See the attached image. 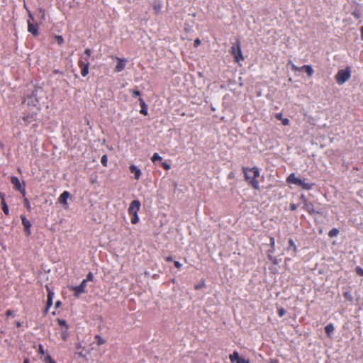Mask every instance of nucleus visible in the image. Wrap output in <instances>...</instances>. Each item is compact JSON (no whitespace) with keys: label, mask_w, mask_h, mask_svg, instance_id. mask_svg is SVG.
Here are the masks:
<instances>
[{"label":"nucleus","mask_w":363,"mask_h":363,"mask_svg":"<svg viewBox=\"0 0 363 363\" xmlns=\"http://www.w3.org/2000/svg\"><path fill=\"white\" fill-rule=\"evenodd\" d=\"M300 70L306 72L309 77H312L314 73L311 65H303L300 67Z\"/></svg>","instance_id":"f3484780"},{"label":"nucleus","mask_w":363,"mask_h":363,"mask_svg":"<svg viewBox=\"0 0 363 363\" xmlns=\"http://www.w3.org/2000/svg\"><path fill=\"white\" fill-rule=\"evenodd\" d=\"M174 264L179 269H180L182 266V264L179 262H178V261H174Z\"/></svg>","instance_id":"de8ad7c7"},{"label":"nucleus","mask_w":363,"mask_h":363,"mask_svg":"<svg viewBox=\"0 0 363 363\" xmlns=\"http://www.w3.org/2000/svg\"><path fill=\"white\" fill-rule=\"evenodd\" d=\"M46 289L48 291V298L47 299L52 300L53 296H54V292L48 286H46Z\"/></svg>","instance_id":"2f4dec72"},{"label":"nucleus","mask_w":363,"mask_h":363,"mask_svg":"<svg viewBox=\"0 0 363 363\" xmlns=\"http://www.w3.org/2000/svg\"><path fill=\"white\" fill-rule=\"evenodd\" d=\"M269 363H279L278 359H270Z\"/></svg>","instance_id":"bf43d9fd"},{"label":"nucleus","mask_w":363,"mask_h":363,"mask_svg":"<svg viewBox=\"0 0 363 363\" xmlns=\"http://www.w3.org/2000/svg\"><path fill=\"white\" fill-rule=\"evenodd\" d=\"M1 207H2V210H3L4 213L6 216H8L9 214V210L8 205L6 204V203L5 201V199H3V201H1Z\"/></svg>","instance_id":"393cba45"},{"label":"nucleus","mask_w":363,"mask_h":363,"mask_svg":"<svg viewBox=\"0 0 363 363\" xmlns=\"http://www.w3.org/2000/svg\"><path fill=\"white\" fill-rule=\"evenodd\" d=\"M230 359L232 362H237L238 359H239V353L237 351H235L233 354H230Z\"/></svg>","instance_id":"b1692460"},{"label":"nucleus","mask_w":363,"mask_h":363,"mask_svg":"<svg viewBox=\"0 0 363 363\" xmlns=\"http://www.w3.org/2000/svg\"><path fill=\"white\" fill-rule=\"evenodd\" d=\"M76 348H77V350H79V349H81V348H83V347H82V345H81L80 343H78V344L76 345Z\"/></svg>","instance_id":"69168bd1"},{"label":"nucleus","mask_w":363,"mask_h":363,"mask_svg":"<svg viewBox=\"0 0 363 363\" xmlns=\"http://www.w3.org/2000/svg\"><path fill=\"white\" fill-rule=\"evenodd\" d=\"M107 162H108L107 156L106 155H103L101 157V163L102 164V165L104 167H106L107 166Z\"/></svg>","instance_id":"4c0bfd02"},{"label":"nucleus","mask_w":363,"mask_h":363,"mask_svg":"<svg viewBox=\"0 0 363 363\" xmlns=\"http://www.w3.org/2000/svg\"><path fill=\"white\" fill-rule=\"evenodd\" d=\"M86 280H83L79 286H70L69 290L74 291V296L75 297L78 298L81 294L86 292Z\"/></svg>","instance_id":"9d476101"},{"label":"nucleus","mask_w":363,"mask_h":363,"mask_svg":"<svg viewBox=\"0 0 363 363\" xmlns=\"http://www.w3.org/2000/svg\"><path fill=\"white\" fill-rule=\"evenodd\" d=\"M361 38L363 40V26L360 28Z\"/></svg>","instance_id":"e2e57ef3"},{"label":"nucleus","mask_w":363,"mask_h":363,"mask_svg":"<svg viewBox=\"0 0 363 363\" xmlns=\"http://www.w3.org/2000/svg\"><path fill=\"white\" fill-rule=\"evenodd\" d=\"M300 199L302 200L303 201V204L305 203V201H308L306 197L305 196V195L302 194L301 196H300Z\"/></svg>","instance_id":"4d7b16f0"},{"label":"nucleus","mask_w":363,"mask_h":363,"mask_svg":"<svg viewBox=\"0 0 363 363\" xmlns=\"http://www.w3.org/2000/svg\"><path fill=\"white\" fill-rule=\"evenodd\" d=\"M15 325L17 328H20L22 325V323L20 321H16Z\"/></svg>","instance_id":"680f3d73"},{"label":"nucleus","mask_w":363,"mask_h":363,"mask_svg":"<svg viewBox=\"0 0 363 363\" xmlns=\"http://www.w3.org/2000/svg\"><path fill=\"white\" fill-rule=\"evenodd\" d=\"M61 305H62L61 301H56V303H55V308H59Z\"/></svg>","instance_id":"13d9d810"},{"label":"nucleus","mask_w":363,"mask_h":363,"mask_svg":"<svg viewBox=\"0 0 363 363\" xmlns=\"http://www.w3.org/2000/svg\"><path fill=\"white\" fill-rule=\"evenodd\" d=\"M24 206L26 208V209L28 211H31V206H30V203L28 201V199L27 198H24Z\"/></svg>","instance_id":"72a5a7b5"},{"label":"nucleus","mask_w":363,"mask_h":363,"mask_svg":"<svg viewBox=\"0 0 363 363\" xmlns=\"http://www.w3.org/2000/svg\"><path fill=\"white\" fill-rule=\"evenodd\" d=\"M281 122L284 125H288L289 124V120L288 118H283Z\"/></svg>","instance_id":"09e8293b"},{"label":"nucleus","mask_w":363,"mask_h":363,"mask_svg":"<svg viewBox=\"0 0 363 363\" xmlns=\"http://www.w3.org/2000/svg\"><path fill=\"white\" fill-rule=\"evenodd\" d=\"M56 321L60 326L62 327V328H69V325L67 324V322L65 320L57 318Z\"/></svg>","instance_id":"5701e85b"},{"label":"nucleus","mask_w":363,"mask_h":363,"mask_svg":"<svg viewBox=\"0 0 363 363\" xmlns=\"http://www.w3.org/2000/svg\"><path fill=\"white\" fill-rule=\"evenodd\" d=\"M271 253H269L268 255V257L270 260H272L274 264H277V259L276 258H274L271 255Z\"/></svg>","instance_id":"8fccbe9b"},{"label":"nucleus","mask_w":363,"mask_h":363,"mask_svg":"<svg viewBox=\"0 0 363 363\" xmlns=\"http://www.w3.org/2000/svg\"><path fill=\"white\" fill-rule=\"evenodd\" d=\"M130 172L134 174V177L135 179L138 180L140 178L142 174L140 169L135 166V164H131L129 167Z\"/></svg>","instance_id":"2eb2a0df"},{"label":"nucleus","mask_w":363,"mask_h":363,"mask_svg":"<svg viewBox=\"0 0 363 363\" xmlns=\"http://www.w3.org/2000/svg\"><path fill=\"white\" fill-rule=\"evenodd\" d=\"M139 101H140V104L141 106L140 113L144 116H147L148 113H147V106L145 102L144 101L143 98H140Z\"/></svg>","instance_id":"dca6fc26"},{"label":"nucleus","mask_w":363,"mask_h":363,"mask_svg":"<svg viewBox=\"0 0 363 363\" xmlns=\"http://www.w3.org/2000/svg\"><path fill=\"white\" fill-rule=\"evenodd\" d=\"M38 91L34 90L30 95H28L24 100L23 103H25L28 107H31L30 109H35V111H39L40 107L39 100L38 98Z\"/></svg>","instance_id":"39448f33"},{"label":"nucleus","mask_w":363,"mask_h":363,"mask_svg":"<svg viewBox=\"0 0 363 363\" xmlns=\"http://www.w3.org/2000/svg\"><path fill=\"white\" fill-rule=\"evenodd\" d=\"M52 300L47 299L46 306H45V311H44L45 314L48 313V312L50 308L52 306Z\"/></svg>","instance_id":"c756f323"},{"label":"nucleus","mask_w":363,"mask_h":363,"mask_svg":"<svg viewBox=\"0 0 363 363\" xmlns=\"http://www.w3.org/2000/svg\"><path fill=\"white\" fill-rule=\"evenodd\" d=\"M44 363H56V362L52 358V357L49 354H48L45 359H44Z\"/></svg>","instance_id":"f704fd0d"},{"label":"nucleus","mask_w":363,"mask_h":363,"mask_svg":"<svg viewBox=\"0 0 363 363\" xmlns=\"http://www.w3.org/2000/svg\"><path fill=\"white\" fill-rule=\"evenodd\" d=\"M242 172L245 181L255 190L259 189V182L258 178L260 176L259 169L254 167H242Z\"/></svg>","instance_id":"f257e3e1"},{"label":"nucleus","mask_w":363,"mask_h":363,"mask_svg":"<svg viewBox=\"0 0 363 363\" xmlns=\"http://www.w3.org/2000/svg\"><path fill=\"white\" fill-rule=\"evenodd\" d=\"M116 59L117 60L118 63L115 67V72H120L125 69V65L127 62V60L125 58H120L118 57H116Z\"/></svg>","instance_id":"4468645a"},{"label":"nucleus","mask_w":363,"mask_h":363,"mask_svg":"<svg viewBox=\"0 0 363 363\" xmlns=\"http://www.w3.org/2000/svg\"><path fill=\"white\" fill-rule=\"evenodd\" d=\"M201 44V40L200 39L197 38L194 41V45L195 47H197L198 45H199Z\"/></svg>","instance_id":"6e6d98bb"},{"label":"nucleus","mask_w":363,"mask_h":363,"mask_svg":"<svg viewBox=\"0 0 363 363\" xmlns=\"http://www.w3.org/2000/svg\"><path fill=\"white\" fill-rule=\"evenodd\" d=\"M38 112L39 111L35 110L28 109L27 113H25L24 116L22 117L24 125H28L30 123L35 121Z\"/></svg>","instance_id":"1a4fd4ad"},{"label":"nucleus","mask_w":363,"mask_h":363,"mask_svg":"<svg viewBox=\"0 0 363 363\" xmlns=\"http://www.w3.org/2000/svg\"><path fill=\"white\" fill-rule=\"evenodd\" d=\"M68 330H69V328H62V330L60 333V338L64 342L67 341L69 336Z\"/></svg>","instance_id":"aec40b11"},{"label":"nucleus","mask_w":363,"mask_h":363,"mask_svg":"<svg viewBox=\"0 0 363 363\" xmlns=\"http://www.w3.org/2000/svg\"><path fill=\"white\" fill-rule=\"evenodd\" d=\"M55 40L58 45L64 43V38L61 35H55Z\"/></svg>","instance_id":"473e14b6"},{"label":"nucleus","mask_w":363,"mask_h":363,"mask_svg":"<svg viewBox=\"0 0 363 363\" xmlns=\"http://www.w3.org/2000/svg\"><path fill=\"white\" fill-rule=\"evenodd\" d=\"M286 182L301 186L304 190H310L313 186V184L306 182V179L296 177L294 173L289 174L286 179Z\"/></svg>","instance_id":"20e7f679"},{"label":"nucleus","mask_w":363,"mask_h":363,"mask_svg":"<svg viewBox=\"0 0 363 363\" xmlns=\"http://www.w3.org/2000/svg\"><path fill=\"white\" fill-rule=\"evenodd\" d=\"M302 208L303 210L307 211L310 215H321L323 213L321 210H315L313 203L309 201H305V203H303Z\"/></svg>","instance_id":"9b49d317"},{"label":"nucleus","mask_w":363,"mask_h":363,"mask_svg":"<svg viewBox=\"0 0 363 363\" xmlns=\"http://www.w3.org/2000/svg\"><path fill=\"white\" fill-rule=\"evenodd\" d=\"M352 15L357 19L361 17V13L360 11L358 9L354 10L352 11Z\"/></svg>","instance_id":"e433bc0d"},{"label":"nucleus","mask_w":363,"mask_h":363,"mask_svg":"<svg viewBox=\"0 0 363 363\" xmlns=\"http://www.w3.org/2000/svg\"><path fill=\"white\" fill-rule=\"evenodd\" d=\"M277 313L279 317H282L286 314V311L284 308L281 307V308H278Z\"/></svg>","instance_id":"ea45409f"},{"label":"nucleus","mask_w":363,"mask_h":363,"mask_svg":"<svg viewBox=\"0 0 363 363\" xmlns=\"http://www.w3.org/2000/svg\"><path fill=\"white\" fill-rule=\"evenodd\" d=\"M38 352L43 355L45 354V350H44L43 346L42 345H39Z\"/></svg>","instance_id":"a18cd8bd"},{"label":"nucleus","mask_w":363,"mask_h":363,"mask_svg":"<svg viewBox=\"0 0 363 363\" xmlns=\"http://www.w3.org/2000/svg\"><path fill=\"white\" fill-rule=\"evenodd\" d=\"M5 315L7 316V317H9V316H13L14 314H13V311L9 309L6 311L5 313Z\"/></svg>","instance_id":"49530a36"},{"label":"nucleus","mask_w":363,"mask_h":363,"mask_svg":"<svg viewBox=\"0 0 363 363\" xmlns=\"http://www.w3.org/2000/svg\"><path fill=\"white\" fill-rule=\"evenodd\" d=\"M162 167L165 170H169V169H170V168H171L170 164H169L168 162H162Z\"/></svg>","instance_id":"79ce46f5"},{"label":"nucleus","mask_w":363,"mask_h":363,"mask_svg":"<svg viewBox=\"0 0 363 363\" xmlns=\"http://www.w3.org/2000/svg\"><path fill=\"white\" fill-rule=\"evenodd\" d=\"M236 363H250V360L240 357Z\"/></svg>","instance_id":"a19ab883"},{"label":"nucleus","mask_w":363,"mask_h":363,"mask_svg":"<svg viewBox=\"0 0 363 363\" xmlns=\"http://www.w3.org/2000/svg\"><path fill=\"white\" fill-rule=\"evenodd\" d=\"M351 77V69L347 67L345 69H340L335 75V80L339 85L343 84Z\"/></svg>","instance_id":"423d86ee"},{"label":"nucleus","mask_w":363,"mask_h":363,"mask_svg":"<svg viewBox=\"0 0 363 363\" xmlns=\"http://www.w3.org/2000/svg\"><path fill=\"white\" fill-rule=\"evenodd\" d=\"M4 196H5V195H4V193L0 192V198H1V201H3V199H4Z\"/></svg>","instance_id":"0e129e2a"},{"label":"nucleus","mask_w":363,"mask_h":363,"mask_svg":"<svg viewBox=\"0 0 363 363\" xmlns=\"http://www.w3.org/2000/svg\"><path fill=\"white\" fill-rule=\"evenodd\" d=\"M11 182L13 185L14 188L17 191H19L21 193L23 196H26L25 187H24V186H22V184H21L20 181L17 177H15V176L11 177Z\"/></svg>","instance_id":"f8f14e48"},{"label":"nucleus","mask_w":363,"mask_h":363,"mask_svg":"<svg viewBox=\"0 0 363 363\" xmlns=\"http://www.w3.org/2000/svg\"><path fill=\"white\" fill-rule=\"evenodd\" d=\"M38 11H39V13L41 15L42 21H45V9L43 8H42V7H40V8H38Z\"/></svg>","instance_id":"c9c22d12"},{"label":"nucleus","mask_w":363,"mask_h":363,"mask_svg":"<svg viewBox=\"0 0 363 363\" xmlns=\"http://www.w3.org/2000/svg\"><path fill=\"white\" fill-rule=\"evenodd\" d=\"M291 250L293 251V255H296L297 253V251H298L297 247L291 238H290L289 240V247H287V250Z\"/></svg>","instance_id":"6ab92c4d"},{"label":"nucleus","mask_w":363,"mask_h":363,"mask_svg":"<svg viewBox=\"0 0 363 363\" xmlns=\"http://www.w3.org/2000/svg\"><path fill=\"white\" fill-rule=\"evenodd\" d=\"M153 9H154V10L155 11V13H160V11H161V9H162V5H161V4H160V3H159V2H158V3H157V2L154 3V4H153Z\"/></svg>","instance_id":"c85d7f7f"},{"label":"nucleus","mask_w":363,"mask_h":363,"mask_svg":"<svg viewBox=\"0 0 363 363\" xmlns=\"http://www.w3.org/2000/svg\"><path fill=\"white\" fill-rule=\"evenodd\" d=\"M270 247L271 249L269 250V254L273 253L275 251V240L273 237H270Z\"/></svg>","instance_id":"bb28decb"},{"label":"nucleus","mask_w":363,"mask_h":363,"mask_svg":"<svg viewBox=\"0 0 363 363\" xmlns=\"http://www.w3.org/2000/svg\"><path fill=\"white\" fill-rule=\"evenodd\" d=\"M91 50L89 48L85 49L83 54L80 55L78 60V66L81 69V74L82 77H86L89 74V68L90 65V57Z\"/></svg>","instance_id":"f03ea898"},{"label":"nucleus","mask_w":363,"mask_h":363,"mask_svg":"<svg viewBox=\"0 0 363 363\" xmlns=\"http://www.w3.org/2000/svg\"><path fill=\"white\" fill-rule=\"evenodd\" d=\"M133 97H137L140 96V92L138 90L131 89L130 90Z\"/></svg>","instance_id":"58836bf2"},{"label":"nucleus","mask_w":363,"mask_h":363,"mask_svg":"<svg viewBox=\"0 0 363 363\" xmlns=\"http://www.w3.org/2000/svg\"><path fill=\"white\" fill-rule=\"evenodd\" d=\"M79 357L84 358V359H86V356L85 354H84L82 352H79L77 353Z\"/></svg>","instance_id":"5fc2aeb1"},{"label":"nucleus","mask_w":363,"mask_h":363,"mask_svg":"<svg viewBox=\"0 0 363 363\" xmlns=\"http://www.w3.org/2000/svg\"><path fill=\"white\" fill-rule=\"evenodd\" d=\"M165 260L167 262H172L173 260V259H172V256H168V257H165Z\"/></svg>","instance_id":"052dcab7"},{"label":"nucleus","mask_w":363,"mask_h":363,"mask_svg":"<svg viewBox=\"0 0 363 363\" xmlns=\"http://www.w3.org/2000/svg\"><path fill=\"white\" fill-rule=\"evenodd\" d=\"M23 363H30V360L28 358H26L23 361Z\"/></svg>","instance_id":"774afa93"},{"label":"nucleus","mask_w":363,"mask_h":363,"mask_svg":"<svg viewBox=\"0 0 363 363\" xmlns=\"http://www.w3.org/2000/svg\"><path fill=\"white\" fill-rule=\"evenodd\" d=\"M21 219L22 221V225L24 227V231L26 233V235L27 236H29L31 234L30 228H31V223L26 218L25 216L21 215Z\"/></svg>","instance_id":"ddd939ff"},{"label":"nucleus","mask_w":363,"mask_h":363,"mask_svg":"<svg viewBox=\"0 0 363 363\" xmlns=\"http://www.w3.org/2000/svg\"><path fill=\"white\" fill-rule=\"evenodd\" d=\"M94 339L96 340V345H97L98 346H101V345H104V344L106 342V340H104V339L101 335H96L94 336Z\"/></svg>","instance_id":"4be33fe9"},{"label":"nucleus","mask_w":363,"mask_h":363,"mask_svg":"<svg viewBox=\"0 0 363 363\" xmlns=\"http://www.w3.org/2000/svg\"><path fill=\"white\" fill-rule=\"evenodd\" d=\"M34 16L30 11H28V31L33 36L37 37L39 35V26L38 23H34Z\"/></svg>","instance_id":"0eeeda50"},{"label":"nucleus","mask_w":363,"mask_h":363,"mask_svg":"<svg viewBox=\"0 0 363 363\" xmlns=\"http://www.w3.org/2000/svg\"><path fill=\"white\" fill-rule=\"evenodd\" d=\"M356 272L358 275L363 277V269L360 267H356Z\"/></svg>","instance_id":"37998d69"},{"label":"nucleus","mask_w":363,"mask_h":363,"mask_svg":"<svg viewBox=\"0 0 363 363\" xmlns=\"http://www.w3.org/2000/svg\"><path fill=\"white\" fill-rule=\"evenodd\" d=\"M325 331L327 335L330 337L331 333L334 331V326H333V325L332 323L328 324L325 327Z\"/></svg>","instance_id":"412c9836"},{"label":"nucleus","mask_w":363,"mask_h":363,"mask_svg":"<svg viewBox=\"0 0 363 363\" xmlns=\"http://www.w3.org/2000/svg\"><path fill=\"white\" fill-rule=\"evenodd\" d=\"M289 208L291 211H294L297 208V206L295 203H291Z\"/></svg>","instance_id":"3c124183"},{"label":"nucleus","mask_w":363,"mask_h":363,"mask_svg":"<svg viewBox=\"0 0 363 363\" xmlns=\"http://www.w3.org/2000/svg\"><path fill=\"white\" fill-rule=\"evenodd\" d=\"M230 53L233 56L235 62H239L241 60H244L239 40L231 47Z\"/></svg>","instance_id":"6e6552de"},{"label":"nucleus","mask_w":363,"mask_h":363,"mask_svg":"<svg viewBox=\"0 0 363 363\" xmlns=\"http://www.w3.org/2000/svg\"><path fill=\"white\" fill-rule=\"evenodd\" d=\"M23 7L25 8V9L27 11V12L28 13V11H30L26 5V4L24 2L23 4Z\"/></svg>","instance_id":"338daca9"},{"label":"nucleus","mask_w":363,"mask_h":363,"mask_svg":"<svg viewBox=\"0 0 363 363\" xmlns=\"http://www.w3.org/2000/svg\"><path fill=\"white\" fill-rule=\"evenodd\" d=\"M343 297L345 300L352 302L353 301V296L350 291H345L343 293Z\"/></svg>","instance_id":"a878e982"},{"label":"nucleus","mask_w":363,"mask_h":363,"mask_svg":"<svg viewBox=\"0 0 363 363\" xmlns=\"http://www.w3.org/2000/svg\"><path fill=\"white\" fill-rule=\"evenodd\" d=\"M141 204L139 200H133L130 203L128 209V214L131 216V223L137 224L139 222L138 212L140 208Z\"/></svg>","instance_id":"7ed1b4c3"},{"label":"nucleus","mask_w":363,"mask_h":363,"mask_svg":"<svg viewBox=\"0 0 363 363\" xmlns=\"http://www.w3.org/2000/svg\"><path fill=\"white\" fill-rule=\"evenodd\" d=\"M275 118L277 119V120H279V121H281L283 119L282 118V114L281 113H277L276 116H275Z\"/></svg>","instance_id":"864d4df0"},{"label":"nucleus","mask_w":363,"mask_h":363,"mask_svg":"<svg viewBox=\"0 0 363 363\" xmlns=\"http://www.w3.org/2000/svg\"><path fill=\"white\" fill-rule=\"evenodd\" d=\"M69 196V193L67 191H65L61 194L59 197V202L62 204H67V200Z\"/></svg>","instance_id":"a211bd4d"},{"label":"nucleus","mask_w":363,"mask_h":363,"mask_svg":"<svg viewBox=\"0 0 363 363\" xmlns=\"http://www.w3.org/2000/svg\"><path fill=\"white\" fill-rule=\"evenodd\" d=\"M162 157L159 155L158 153H155L151 158L152 162H155L156 161H161Z\"/></svg>","instance_id":"7c9ffc66"},{"label":"nucleus","mask_w":363,"mask_h":363,"mask_svg":"<svg viewBox=\"0 0 363 363\" xmlns=\"http://www.w3.org/2000/svg\"><path fill=\"white\" fill-rule=\"evenodd\" d=\"M339 234V230L337 228H333L331 229L328 233V236L330 238H333L337 236Z\"/></svg>","instance_id":"cd10ccee"},{"label":"nucleus","mask_w":363,"mask_h":363,"mask_svg":"<svg viewBox=\"0 0 363 363\" xmlns=\"http://www.w3.org/2000/svg\"><path fill=\"white\" fill-rule=\"evenodd\" d=\"M291 69L293 71H295V72H297V71H301L300 70V67H297L296 65H292L291 66Z\"/></svg>","instance_id":"603ef678"},{"label":"nucleus","mask_w":363,"mask_h":363,"mask_svg":"<svg viewBox=\"0 0 363 363\" xmlns=\"http://www.w3.org/2000/svg\"><path fill=\"white\" fill-rule=\"evenodd\" d=\"M94 278L93 274L91 272L88 273L86 275V278L84 280H86V282L88 281H92Z\"/></svg>","instance_id":"c03bdc74"}]
</instances>
